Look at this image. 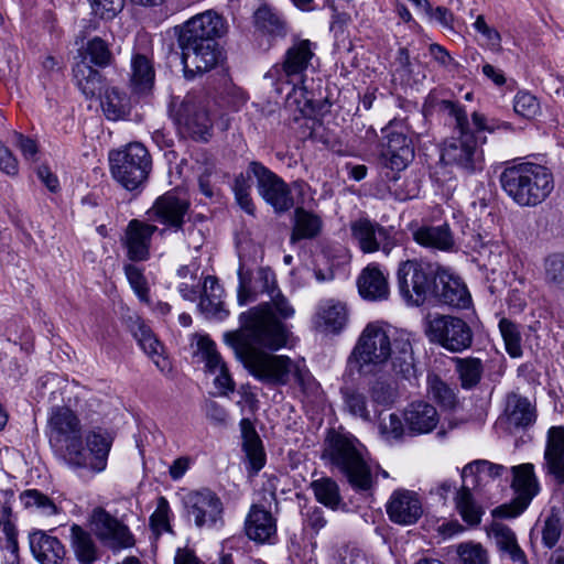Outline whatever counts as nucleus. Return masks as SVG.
<instances>
[{
  "label": "nucleus",
  "mask_w": 564,
  "mask_h": 564,
  "mask_svg": "<svg viewBox=\"0 0 564 564\" xmlns=\"http://www.w3.org/2000/svg\"><path fill=\"white\" fill-rule=\"evenodd\" d=\"M269 305L252 307L239 316L240 329L225 334V341L234 349L236 357L258 380L267 384L284 386L293 372L295 381L305 388L311 375L305 367L288 356L268 354L260 348L279 350L286 346L290 330L274 319Z\"/></svg>",
  "instance_id": "f257e3e1"
},
{
  "label": "nucleus",
  "mask_w": 564,
  "mask_h": 564,
  "mask_svg": "<svg viewBox=\"0 0 564 564\" xmlns=\"http://www.w3.org/2000/svg\"><path fill=\"white\" fill-rule=\"evenodd\" d=\"M397 376L415 377L413 349L408 334L391 332L378 323H369L362 330L348 364L359 375L377 376L388 364Z\"/></svg>",
  "instance_id": "f03ea898"
},
{
  "label": "nucleus",
  "mask_w": 564,
  "mask_h": 564,
  "mask_svg": "<svg viewBox=\"0 0 564 564\" xmlns=\"http://www.w3.org/2000/svg\"><path fill=\"white\" fill-rule=\"evenodd\" d=\"M175 30L186 79L212 70L225 59L224 51L217 42L225 33L220 15L206 11Z\"/></svg>",
  "instance_id": "7ed1b4c3"
},
{
  "label": "nucleus",
  "mask_w": 564,
  "mask_h": 564,
  "mask_svg": "<svg viewBox=\"0 0 564 564\" xmlns=\"http://www.w3.org/2000/svg\"><path fill=\"white\" fill-rule=\"evenodd\" d=\"M440 110L447 112L455 120V132L444 142L441 152V160L444 164L456 166L467 174H473L484 167V153L480 144L486 141L485 137L471 126L466 110L452 100H441Z\"/></svg>",
  "instance_id": "20e7f679"
},
{
  "label": "nucleus",
  "mask_w": 564,
  "mask_h": 564,
  "mask_svg": "<svg viewBox=\"0 0 564 564\" xmlns=\"http://www.w3.org/2000/svg\"><path fill=\"white\" fill-rule=\"evenodd\" d=\"M361 447L351 434L330 429L322 454V458L328 460L357 492L369 491L375 485L371 468L362 456Z\"/></svg>",
  "instance_id": "39448f33"
},
{
  "label": "nucleus",
  "mask_w": 564,
  "mask_h": 564,
  "mask_svg": "<svg viewBox=\"0 0 564 564\" xmlns=\"http://www.w3.org/2000/svg\"><path fill=\"white\" fill-rule=\"evenodd\" d=\"M505 194L520 207H535L554 188L552 172L533 162H519L506 166L499 176Z\"/></svg>",
  "instance_id": "423d86ee"
},
{
  "label": "nucleus",
  "mask_w": 564,
  "mask_h": 564,
  "mask_svg": "<svg viewBox=\"0 0 564 564\" xmlns=\"http://www.w3.org/2000/svg\"><path fill=\"white\" fill-rule=\"evenodd\" d=\"M47 435L52 447L64 451L67 464L83 468L87 466V454L83 447L82 424L68 406H54L47 420Z\"/></svg>",
  "instance_id": "0eeeda50"
},
{
  "label": "nucleus",
  "mask_w": 564,
  "mask_h": 564,
  "mask_svg": "<svg viewBox=\"0 0 564 564\" xmlns=\"http://www.w3.org/2000/svg\"><path fill=\"white\" fill-rule=\"evenodd\" d=\"M109 162L113 178L128 191L141 188L152 169L151 155L140 142H131L110 152Z\"/></svg>",
  "instance_id": "6e6552de"
},
{
  "label": "nucleus",
  "mask_w": 564,
  "mask_h": 564,
  "mask_svg": "<svg viewBox=\"0 0 564 564\" xmlns=\"http://www.w3.org/2000/svg\"><path fill=\"white\" fill-rule=\"evenodd\" d=\"M438 264L412 259L400 262L397 280L400 295L412 306L425 303L437 281Z\"/></svg>",
  "instance_id": "1a4fd4ad"
},
{
  "label": "nucleus",
  "mask_w": 564,
  "mask_h": 564,
  "mask_svg": "<svg viewBox=\"0 0 564 564\" xmlns=\"http://www.w3.org/2000/svg\"><path fill=\"white\" fill-rule=\"evenodd\" d=\"M511 488L516 497L509 502L496 507L491 516L498 519H512L530 506L532 499L539 494L540 485L531 463L520 464L511 468Z\"/></svg>",
  "instance_id": "9d476101"
},
{
  "label": "nucleus",
  "mask_w": 564,
  "mask_h": 564,
  "mask_svg": "<svg viewBox=\"0 0 564 564\" xmlns=\"http://www.w3.org/2000/svg\"><path fill=\"white\" fill-rule=\"evenodd\" d=\"M427 336L451 352H462L468 349L474 340L469 324L453 315H436L429 323Z\"/></svg>",
  "instance_id": "9b49d317"
},
{
  "label": "nucleus",
  "mask_w": 564,
  "mask_h": 564,
  "mask_svg": "<svg viewBox=\"0 0 564 564\" xmlns=\"http://www.w3.org/2000/svg\"><path fill=\"white\" fill-rule=\"evenodd\" d=\"M248 170L257 180L259 195L276 214H283L294 206L291 188L278 174L258 161H251Z\"/></svg>",
  "instance_id": "f8f14e48"
},
{
  "label": "nucleus",
  "mask_w": 564,
  "mask_h": 564,
  "mask_svg": "<svg viewBox=\"0 0 564 564\" xmlns=\"http://www.w3.org/2000/svg\"><path fill=\"white\" fill-rule=\"evenodd\" d=\"M189 207L188 199L178 196L174 191H169L154 200L147 215L149 220L164 226L158 230L163 236L167 230L176 232L183 229Z\"/></svg>",
  "instance_id": "ddd939ff"
},
{
  "label": "nucleus",
  "mask_w": 564,
  "mask_h": 564,
  "mask_svg": "<svg viewBox=\"0 0 564 564\" xmlns=\"http://www.w3.org/2000/svg\"><path fill=\"white\" fill-rule=\"evenodd\" d=\"M352 239L364 253L381 250L389 256L397 246L393 227H384L368 218H360L350 224Z\"/></svg>",
  "instance_id": "4468645a"
},
{
  "label": "nucleus",
  "mask_w": 564,
  "mask_h": 564,
  "mask_svg": "<svg viewBox=\"0 0 564 564\" xmlns=\"http://www.w3.org/2000/svg\"><path fill=\"white\" fill-rule=\"evenodd\" d=\"M171 117L194 140H208L212 121L206 108L194 96L187 95L178 106H173Z\"/></svg>",
  "instance_id": "2eb2a0df"
},
{
  "label": "nucleus",
  "mask_w": 564,
  "mask_h": 564,
  "mask_svg": "<svg viewBox=\"0 0 564 564\" xmlns=\"http://www.w3.org/2000/svg\"><path fill=\"white\" fill-rule=\"evenodd\" d=\"M185 507L197 528H214L224 523L223 501L208 488L191 491L185 497Z\"/></svg>",
  "instance_id": "dca6fc26"
},
{
  "label": "nucleus",
  "mask_w": 564,
  "mask_h": 564,
  "mask_svg": "<svg viewBox=\"0 0 564 564\" xmlns=\"http://www.w3.org/2000/svg\"><path fill=\"white\" fill-rule=\"evenodd\" d=\"M90 524L95 535L106 544L116 547H128L133 544L128 527L101 507L93 510Z\"/></svg>",
  "instance_id": "f3484780"
},
{
  "label": "nucleus",
  "mask_w": 564,
  "mask_h": 564,
  "mask_svg": "<svg viewBox=\"0 0 564 564\" xmlns=\"http://www.w3.org/2000/svg\"><path fill=\"white\" fill-rule=\"evenodd\" d=\"M383 133L386 142L381 152L382 164L392 171L404 170L414 158L412 140L403 132L393 130L391 126L383 129Z\"/></svg>",
  "instance_id": "a211bd4d"
},
{
  "label": "nucleus",
  "mask_w": 564,
  "mask_h": 564,
  "mask_svg": "<svg viewBox=\"0 0 564 564\" xmlns=\"http://www.w3.org/2000/svg\"><path fill=\"white\" fill-rule=\"evenodd\" d=\"M238 279V302L240 305L254 301L258 294H269L276 291L275 274L270 268H259L257 276L253 278L252 272L246 269L245 263L240 260Z\"/></svg>",
  "instance_id": "6ab92c4d"
},
{
  "label": "nucleus",
  "mask_w": 564,
  "mask_h": 564,
  "mask_svg": "<svg viewBox=\"0 0 564 564\" xmlns=\"http://www.w3.org/2000/svg\"><path fill=\"white\" fill-rule=\"evenodd\" d=\"M386 511L390 521L400 525L416 523L423 513L417 494L408 489L394 490L386 505Z\"/></svg>",
  "instance_id": "aec40b11"
},
{
  "label": "nucleus",
  "mask_w": 564,
  "mask_h": 564,
  "mask_svg": "<svg viewBox=\"0 0 564 564\" xmlns=\"http://www.w3.org/2000/svg\"><path fill=\"white\" fill-rule=\"evenodd\" d=\"M430 295L438 302L456 308H467L471 302L465 283L456 275L438 265L437 281Z\"/></svg>",
  "instance_id": "412c9836"
},
{
  "label": "nucleus",
  "mask_w": 564,
  "mask_h": 564,
  "mask_svg": "<svg viewBox=\"0 0 564 564\" xmlns=\"http://www.w3.org/2000/svg\"><path fill=\"white\" fill-rule=\"evenodd\" d=\"M158 230L155 225L139 219L129 221L123 238L129 260L140 262L149 259L152 236Z\"/></svg>",
  "instance_id": "4be33fe9"
},
{
  "label": "nucleus",
  "mask_w": 564,
  "mask_h": 564,
  "mask_svg": "<svg viewBox=\"0 0 564 564\" xmlns=\"http://www.w3.org/2000/svg\"><path fill=\"white\" fill-rule=\"evenodd\" d=\"M543 469L556 485L564 487V427L552 426L547 431L543 455Z\"/></svg>",
  "instance_id": "5701e85b"
},
{
  "label": "nucleus",
  "mask_w": 564,
  "mask_h": 564,
  "mask_svg": "<svg viewBox=\"0 0 564 564\" xmlns=\"http://www.w3.org/2000/svg\"><path fill=\"white\" fill-rule=\"evenodd\" d=\"M314 44L310 40L295 41L285 52L282 70L289 82H303L304 72L314 57Z\"/></svg>",
  "instance_id": "b1692460"
},
{
  "label": "nucleus",
  "mask_w": 564,
  "mask_h": 564,
  "mask_svg": "<svg viewBox=\"0 0 564 564\" xmlns=\"http://www.w3.org/2000/svg\"><path fill=\"white\" fill-rule=\"evenodd\" d=\"M246 535L257 542H270L276 533V521L269 510L262 506L252 505L245 522Z\"/></svg>",
  "instance_id": "393cba45"
},
{
  "label": "nucleus",
  "mask_w": 564,
  "mask_h": 564,
  "mask_svg": "<svg viewBox=\"0 0 564 564\" xmlns=\"http://www.w3.org/2000/svg\"><path fill=\"white\" fill-rule=\"evenodd\" d=\"M403 417L410 433L414 435L432 432L440 421L435 406L424 401L410 403Z\"/></svg>",
  "instance_id": "a878e982"
},
{
  "label": "nucleus",
  "mask_w": 564,
  "mask_h": 564,
  "mask_svg": "<svg viewBox=\"0 0 564 564\" xmlns=\"http://www.w3.org/2000/svg\"><path fill=\"white\" fill-rule=\"evenodd\" d=\"M30 547L40 564H63L66 555L63 543L44 531L30 534Z\"/></svg>",
  "instance_id": "bb28decb"
},
{
  "label": "nucleus",
  "mask_w": 564,
  "mask_h": 564,
  "mask_svg": "<svg viewBox=\"0 0 564 564\" xmlns=\"http://www.w3.org/2000/svg\"><path fill=\"white\" fill-rule=\"evenodd\" d=\"M359 294L369 301H382L389 296V283L379 264L370 263L357 280Z\"/></svg>",
  "instance_id": "cd10ccee"
},
{
  "label": "nucleus",
  "mask_w": 564,
  "mask_h": 564,
  "mask_svg": "<svg viewBox=\"0 0 564 564\" xmlns=\"http://www.w3.org/2000/svg\"><path fill=\"white\" fill-rule=\"evenodd\" d=\"M224 289L214 275H207L204 282V293L199 296L198 310L209 319L223 321L229 312L225 308L221 295Z\"/></svg>",
  "instance_id": "c85d7f7f"
},
{
  "label": "nucleus",
  "mask_w": 564,
  "mask_h": 564,
  "mask_svg": "<svg viewBox=\"0 0 564 564\" xmlns=\"http://www.w3.org/2000/svg\"><path fill=\"white\" fill-rule=\"evenodd\" d=\"M505 414L509 427L516 430L527 429L536 420L535 408L528 398L516 392H511L507 395Z\"/></svg>",
  "instance_id": "c756f323"
},
{
  "label": "nucleus",
  "mask_w": 564,
  "mask_h": 564,
  "mask_svg": "<svg viewBox=\"0 0 564 564\" xmlns=\"http://www.w3.org/2000/svg\"><path fill=\"white\" fill-rule=\"evenodd\" d=\"M347 322L346 306L340 302L328 300L318 305L315 326L325 333H339Z\"/></svg>",
  "instance_id": "7c9ffc66"
},
{
  "label": "nucleus",
  "mask_w": 564,
  "mask_h": 564,
  "mask_svg": "<svg viewBox=\"0 0 564 564\" xmlns=\"http://www.w3.org/2000/svg\"><path fill=\"white\" fill-rule=\"evenodd\" d=\"M253 20L256 29L272 39H282L288 34L286 20L276 9L269 4L260 6L253 14Z\"/></svg>",
  "instance_id": "2f4dec72"
},
{
  "label": "nucleus",
  "mask_w": 564,
  "mask_h": 564,
  "mask_svg": "<svg viewBox=\"0 0 564 564\" xmlns=\"http://www.w3.org/2000/svg\"><path fill=\"white\" fill-rule=\"evenodd\" d=\"M412 235L414 241L425 248L448 251L454 246V238L447 224L421 226Z\"/></svg>",
  "instance_id": "473e14b6"
},
{
  "label": "nucleus",
  "mask_w": 564,
  "mask_h": 564,
  "mask_svg": "<svg viewBox=\"0 0 564 564\" xmlns=\"http://www.w3.org/2000/svg\"><path fill=\"white\" fill-rule=\"evenodd\" d=\"M73 76L76 86L86 98H94L101 94L105 78L98 68L93 67L86 61L75 63Z\"/></svg>",
  "instance_id": "72a5a7b5"
},
{
  "label": "nucleus",
  "mask_w": 564,
  "mask_h": 564,
  "mask_svg": "<svg viewBox=\"0 0 564 564\" xmlns=\"http://www.w3.org/2000/svg\"><path fill=\"white\" fill-rule=\"evenodd\" d=\"M488 533L492 535L500 552L507 554L513 563L528 564L527 556L517 542L514 532L501 522H492Z\"/></svg>",
  "instance_id": "f704fd0d"
},
{
  "label": "nucleus",
  "mask_w": 564,
  "mask_h": 564,
  "mask_svg": "<svg viewBox=\"0 0 564 564\" xmlns=\"http://www.w3.org/2000/svg\"><path fill=\"white\" fill-rule=\"evenodd\" d=\"M131 79L130 85L133 94L145 96L150 94L154 85V68L149 59L143 54H134L131 59Z\"/></svg>",
  "instance_id": "c9c22d12"
},
{
  "label": "nucleus",
  "mask_w": 564,
  "mask_h": 564,
  "mask_svg": "<svg viewBox=\"0 0 564 564\" xmlns=\"http://www.w3.org/2000/svg\"><path fill=\"white\" fill-rule=\"evenodd\" d=\"M79 61H86L95 68H106L113 64L115 55L110 48V44L99 37L89 39L85 45L78 50Z\"/></svg>",
  "instance_id": "e433bc0d"
},
{
  "label": "nucleus",
  "mask_w": 564,
  "mask_h": 564,
  "mask_svg": "<svg viewBox=\"0 0 564 564\" xmlns=\"http://www.w3.org/2000/svg\"><path fill=\"white\" fill-rule=\"evenodd\" d=\"M322 228L323 220L317 214L303 207H296L290 240L292 243H295L303 239H314L321 234Z\"/></svg>",
  "instance_id": "4c0bfd02"
},
{
  "label": "nucleus",
  "mask_w": 564,
  "mask_h": 564,
  "mask_svg": "<svg viewBox=\"0 0 564 564\" xmlns=\"http://www.w3.org/2000/svg\"><path fill=\"white\" fill-rule=\"evenodd\" d=\"M240 427L243 440V451L246 452L252 470L258 473L265 463L262 442L250 420L242 419Z\"/></svg>",
  "instance_id": "58836bf2"
},
{
  "label": "nucleus",
  "mask_w": 564,
  "mask_h": 564,
  "mask_svg": "<svg viewBox=\"0 0 564 564\" xmlns=\"http://www.w3.org/2000/svg\"><path fill=\"white\" fill-rule=\"evenodd\" d=\"M112 444L110 435L101 430H94L86 435V446L94 456V463H88L86 467H90L96 471H101L106 467L107 457Z\"/></svg>",
  "instance_id": "ea45409f"
},
{
  "label": "nucleus",
  "mask_w": 564,
  "mask_h": 564,
  "mask_svg": "<svg viewBox=\"0 0 564 564\" xmlns=\"http://www.w3.org/2000/svg\"><path fill=\"white\" fill-rule=\"evenodd\" d=\"M542 269L545 285L552 291L564 293V252L549 253L543 259Z\"/></svg>",
  "instance_id": "a19ab883"
},
{
  "label": "nucleus",
  "mask_w": 564,
  "mask_h": 564,
  "mask_svg": "<svg viewBox=\"0 0 564 564\" xmlns=\"http://www.w3.org/2000/svg\"><path fill=\"white\" fill-rule=\"evenodd\" d=\"M72 546L82 564H93L97 561V547L89 532L78 524L70 527Z\"/></svg>",
  "instance_id": "79ce46f5"
},
{
  "label": "nucleus",
  "mask_w": 564,
  "mask_h": 564,
  "mask_svg": "<svg viewBox=\"0 0 564 564\" xmlns=\"http://www.w3.org/2000/svg\"><path fill=\"white\" fill-rule=\"evenodd\" d=\"M101 108L108 120H121L130 113V99L118 88H108L101 101Z\"/></svg>",
  "instance_id": "37998d69"
},
{
  "label": "nucleus",
  "mask_w": 564,
  "mask_h": 564,
  "mask_svg": "<svg viewBox=\"0 0 564 564\" xmlns=\"http://www.w3.org/2000/svg\"><path fill=\"white\" fill-rule=\"evenodd\" d=\"M454 361L462 388L470 390L477 387L484 372L481 360L475 357H466L456 358Z\"/></svg>",
  "instance_id": "c03bdc74"
},
{
  "label": "nucleus",
  "mask_w": 564,
  "mask_h": 564,
  "mask_svg": "<svg viewBox=\"0 0 564 564\" xmlns=\"http://www.w3.org/2000/svg\"><path fill=\"white\" fill-rule=\"evenodd\" d=\"M311 488L314 492L316 500L325 507L336 510L341 503L343 499L339 492L337 482L330 477H323L313 480Z\"/></svg>",
  "instance_id": "a18cd8bd"
},
{
  "label": "nucleus",
  "mask_w": 564,
  "mask_h": 564,
  "mask_svg": "<svg viewBox=\"0 0 564 564\" xmlns=\"http://www.w3.org/2000/svg\"><path fill=\"white\" fill-rule=\"evenodd\" d=\"M455 502L460 517L466 523L469 525H478L480 523L484 510L476 503L468 487L462 486L456 494Z\"/></svg>",
  "instance_id": "49530a36"
},
{
  "label": "nucleus",
  "mask_w": 564,
  "mask_h": 564,
  "mask_svg": "<svg viewBox=\"0 0 564 564\" xmlns=\"http://www.w3.org/2000/svg\"><path fill=\"white\" fill-rule=\"evenodd\" d=\"M340 394L344 400L345 409L354 416L368 422L371 420L370 411L367 405V397L355 387L340 388Z\"/></svg>",
  "instance_id": "de8ad7c7"
},
{
  "label": "nucleus",
  "mask_w": 564,
  "mask_h": 564,
  "mask_svg": "<svg viewBox=\"0 0 564 564\" xmlns=\"http://www.w3.org/2000/svg\"><path fill=\"white\" fill-rule=\"evenodd\" d=\"M131 3L140 6L156 7L165 0H129ZM126 0H91V8L96 15L101 19L111 20L124 8Z\"/></svg>",
  "instance_id": "09e8293b"
},
{
  "label": "nucleus",
  "mask_w": 564,
  "mask_h": 564,
  "mask_svg": "<svg viewBox=\"0 0 564 564\" xmlns=\"http://www.w3.org/2000/svg\"><path fill=\"white\" fill-rule=\"evenodd\" d=\"M19 499L26 509H36L45 516L58 513V508L55 502L37 489L22 491Z\"/></svg>",
  "instance_id": "8fccbe9b"
},
{
  "label": "nucleus",
  "mask_w": 564,
  "mask_h": 564,
  "mask_svg": "<svg viewBox=\"0 0 564 564\" xmlns=\"http://www.w3.org/2000/svg\"><path fill=\"white\" fill-rule=\"evenodd\" d=\"M563 531V522L560 509L551 508L541 528V539L545 547L552 549L558 542Z\"/></svg>",
  "instance_id": "3c124183"
},
{
  "label": "nucleus",
  "mask_w": 564,
  "mask_h": 564,
  "mask_svg": "<svg viewBox=\"0 0 564 564\" xmlns=\"http://www.w3.org/2000/svg\"><path fill=\"white\" fill-rule=\"evenodd\" d=\"M429 391L432 398L444 409H455L458 404L456 392L438 376L429 377Z\"/></svg>",
  "instance_id": "603ef678"
},
{
  "label": "nucleus",
  "mask_w": 564,
  "mask_h": 564,
  "mask_svg": "<svg viewBox=\"0 0 564 564\" xmlns=\"http://www.w3.org/2000/svg\"><path fill=\"white\" fill-rule=\"evenodd\" d=\"M499 329L503 338L506 350L512 358L522 355L520 327L508 318L499 321Z\"/></svg>",
  "instance_id": "864d4df0"
},
{
  "label": "nucleus",
  "mask_w": 564,
  "mask_h": 564,
  "mask_svg": "<svg viewBox=\"0 0 564 564\" xmlns=\"http://www.w3.org/2000/svg\"><path fill=\"white\" fill-rule=\"evenodd\" d=\"M507 468L503 465L495 464L489 460L478 459L467 464L462 470V478L476 474H485L488 477L496 479L503 475Z\"/></svg>",
  "instance_id": "5fc2aeb1"
},
{
  "label": "nucleus",
  "mask_w": 564,
  "mask_h": 564,
  "mask_svg": "<svg viewBox=\"0 0 564 564\" xmlns=\"http://www.w3.org/2000/svg\"><path fill=\"white\" fill-rule=\"evenodd\" d=\"M514 112L523 118L531 119L540 110V104L535 96L528 91H519L513 101Z\"/></svg>",
  "instance_id": "6e6d98bb"
},
{
  "label": "nucleus",
  "mask_w": 564,
  "mask_h": 564,
  "mask_svg": "<svg viewBox=\"0 0 564 564\" xmlns=\"http://www.w3.org/2000/svg\"><path fill=\"white\" fill-rule=\"evenodd\" d=\"M462 564H488L487 551L475 543H463L457 549Z\"/></svg>",
  "instance_id": "4d7b16f0"
},
{
  "label": "nucleus",
  "mask_w": 564,
  "mask_h": 564,
  "mask_svg": "<svg viewBox=\"0 0 564 564\" xmlns=\"http://www.w3.org/2000/svg\"><path fill=\"white\" fill-rule=\"evenodd\" d=\"M123 270L131 288L139 299L148 301L149 288L142 270L132 263L124 264Z\"/></svg>",
  "instance_id": "13d9d810"
},
{
  "label": "nucleus",
  "mask_w": 564,
  "mask_h": 564,
  "mask_svg": "<svg viewBox=\"0 0 564 564\" xmlns=\"http://www.w3.org/2000/svg\"><path fill=\"white\" fill-rule=\"evenodd\" d=\"M474 29L485 39V45L492 52H500L501 35L495 29L487 24L484 15H478L473 24Z\"/></svg>",
  "instance_id": "bf43d9fd"
},
{
  "label": "nucleus",
  "mask_w": 564,
  "mask_h": 564,
  "mask_svg": "<svg viewBox=\"0 0 564 564\" xmlns=\"http://www.w3.org/2000/svg\"><path fill=\"white\" fill-rule=\"evenodd\" d=\"M170 506L165 497L158 498L156 509L150 517V525L153 531L160 533L161 531H171L169 522Z\"/></svg>",
  "instance_id": "052dcab7"
},
{
  "label": "nucleus",
  "mask_w": 564,
  "mask_h": 564,
  "mask_svg": "<svg viewBox=\"0 0 564 564\" xmlns=\"http://www.w3.org/2000/svg\"><path fill=\"white\" fill-rule=\"evenodd\" d=\"M268 295L270 296V302L261 303L257 307L268 304L272 316L280 323L282 322L278 319L273 314L272 306L274 307L275 312L280 315L281 318H290L293 316L294 308L291 306L286 297L280 292L278 288L275 292H270Z\"/></svg>",
  "instance_id": "680f3d73"
},
{
  "label": "nucleus",
  "mask_w": 564,
  "mask_h": 564,
  "mask_svg": "<svg viewBox=\"0 0 564 564\" xmlns=\"http://www.w3.org/2000/svg\"><path fill=\"white\" fill-rule=\"evenodd\" d=\"M380 434L387 441H400L404 434L402 420L395 413H391L388 421L382 420L379 424Z\"/></svg>",
  "instance_id": "e2e57ef3"
},
{
  "label": "nucleus",
  "mask_w": 564,
  "mask_h": 564,
  "mask_svg": "<svg viewBox=\"0 0 564 564\" xmlns=\"http://www.w3.org/2000/svg\"><path fill=\"white\" fill-rule=\"evenodd\" d=\"M134 337L144 352L151 356L159 354L160 343L148 326L140 324L134 332Z\"/></svg>",
  "instance_id": "0e129e2a"
},
{
  "label": "nucleus",
  "mask_w": 564,
  "mask_h": 564,
  "mask_svg": "<svg viewBox=\"0 0 564 564\" xmlns=\"http://www.w3.org/2000/svg\"><path fill=\"white\" fill-rule=\"evenodd\" d=\"M203 354L206 360V367L213 373L223 369V367H227L224 362L221 356L216 350L214 341L207 339L206 341H202Z\"/></svg>",
  "instance_id": "69168bd1"
},
{
  "label": "nucleus",
  "mask_w": 564,
  "mask_h": 564,
  "mask_svg": "<svg viewBox=\"0 0 564 564\" xmlns=\"http://www.w3.org/2000/svg\"><path fill=\"white\" fill-rule=\"evenodd\" d=\"M370 395L375 403L390 405L394 401V391L392 387L383 381H376L370 388Z\"/></svg>",
  "instance_id": "338daca9"
},
{
  "label": "nucleus",
  "mask_w": 564,
  "mask_h": 564,
  "mask_svg": "<svg viewBox=\"0 0 564 564\" xmlns=\"http://www.w3.org/2000/svg\"><path fill=\"white\" fill-rule=\"evenodd\" d=\"M0 171L3 173L14 176L19 172L18 160L13 156L11 151L3 145L0 141Z\"/></svg>",
  "instance_id": "774afa93"
}]
</instances>
